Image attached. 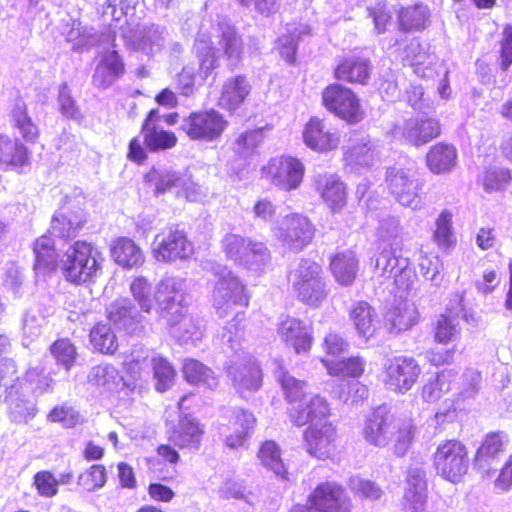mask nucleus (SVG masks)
Returning a JSON list of instances; mask_svg holds the SVG:
<instances>
[{"mask_svg":"<svg viewBox=\"0 0 512 512\" xmlns=\"http://www.w3.org/2000/svg\"><path fill=\"white\" fill-rule=\"evenodd\" d=\"M17 366L12 359L0 364V398L8 405L9 414L15 422H27L36 415V404L28 394L41 395L52 389L53 379L39 367L27 370L23 378L17 375Z\"/></svg>","mask_w":512,"mask_h":512,"instance_id":"f257e3e1","label":"nucleus"},{"mask_svg":"<svg viewBox=\"0 0 512 512\" xmlns=\"http://www.w3.org/2000/svg\"><path fill=\"white\" fill-rule=\"evenodd\" d=\"M213 38L217 40L231 69L236 68L242 60V38L229 20L218 17L215 24H209L208 27L202 24L194 48L199 60V75L203 80L212 76L219 66Z\"/></svg>","mask_w":512,"mask_h":512,"instance_id":"f03ea898","label":"nucleus"},{"mask_svg":"<svg viewBox=\"0 0 512 512\" xmlns=\"http://www.w3.org/2000/svg\"><path fill=\"white\" fill-rule=\"evenodd\" d=\"M242 320L240 314L227 323L217 335L216 340L223 347L224 351H231L232 359L226 365V372L231 379L234 388L242 396L246 393L257 391L262 385V371L257 361L248 353H245L242 347L243 329L239 327Z\"/></svg>","mask_w":512,"mask_h":512,"instance_id":"7ed1b4c3","label":"nucleus"},{"mask_svg":"<svg viewBox=\"0 0 512 512\" xmlns=\"http://www.w3.org/2000/svg\"><path fill=\"white\" fill-rule=\"evenodd\" d=\"M104 257L93 244L76 241L61 258V270L65 279L74 284L94 281L101 273Z\"/></svg>","mask_w":512,"mask_h":512,"instance_id":"20e7f679","label":"nucleus"},{"mask_svg":"<svg viewBox=\"0 0 512 512\" xmlns=\"http://www.w3.org/2000/svg\"><path fill=\"white\" fill-rule=\"evenodd\" d=\"M209 271L215 277L211 294L212 304L220 317L227 316L235 307H247L250 296L245 284L227 266L212 263Z\"/></svg>","mask_w":512,"mask_h":512,"instance_id":"39448f33","label":"nucleus"},{"mask_svg":"<svg viewBox=\"0 0 512 512\" xmlns=\"http://www.w3.org/2000/svg\"><path fill=\"white\" fill-rule=\"evenodd\" d=\"M289 281L299 301L317 308L326 300L329 289L320 264L302 258L291 270Z\"/></svg>","mask_w":512,"mask_h":512,"instance_id":"423d86ee","label":"nucleus"},{"mask_svg":"<svg viewBox=\"0 0 512 512\" xmlns=\"http://www.w3.org/2000/svg\"><path fill=\"white\" fill-rule=\"evenodd\" d=\"M221 244L226 258L247 270L261 271L270 260L267 246L250 237L229 233L223 237Z\"/></svg>","mask_w":512,"mask_h":512,"instance_id":"0eeeda50","label":"nucleus"},{"mask_svg":"<svg viewBox=\"0 0 512 512\" xmlns=\"http://www.w3.org/2000/svg\"><path fill=\"white\" fill-rule=\"evenodd\" d=\"M469 456L466 446L458 440L442 441L433 454V465L441 478L458 483L467 473Z\"/></svg>","mask_w":512,"mask_h":512,"instance_id":"6e6552de","label":"nucleus"},{"mask_svg":"<svg viewBox=\"0 0 512 512\" xmlns=\"http://www.w3.org/2000/svg\"><path fill=\"white\" fill-rule=\"evenodd\" d=\"M272 232L285 249L298 253L311 243L315 227L306 216L291 213L277 221Z\"/></svg>","mask_w":512,"mask_h":512,"instance_id":"1a4fd4ad","label":"nucleus"},{"mask_svg":"<svg viewBox=\"0 0 512 512\" xmlns=\"http://www.w3.org/2000/svg\"><path fill=\"white\" fill-rule=\"evenodd\" d=\"M422 369L413 357L394 356L383 364L382 382L387 390L405 394L418 381Z\"/></svg>","mask_w":512,"mask_h":512,"instance_id":"9d476101","label":"nucleus"},{"mask_svg":"<svg viewBox=\"0 0 512 512\" xmlns=\"http://www.w3.org/2000/svg\"><path fill=\"white\" fill-rule=\"evenodd\" d=\"M389 193L402 206L420 210L424 203L421 196L422 184L409 169L390 167L386 172Z\"/></svg>","mask_w":512,"mask_h":512,"instance_id":"9b49d317","label":"nucleus"},{"mask_svg":"<svg viewBox=\"0 0 512 512\" xmlns=\"http://www.w3.org/2000/svg\"><path fill=\"white\" fill-rule=\"evenodd\" d=\"M152 253L159 262H175L189 258L193 254V245L184 230L171 226L155 236Z\"/></svg>","mask_w":512,"mask_h":512,"instance_id":"f8f14e48","label":"nucleus"},{"mask_svg":"<svg viewBox=\"0 0 512 512\" xmlns=\"http://www.w3.org/2000/svg\"><path fill=\"white\" fill-rule=\"evenodd\" d=\"M325 108L349 123H357L363 119L364 112L354 92L341 85L331 84L322 92Z\"/></svg>","mask_w":512,"mask_h":512,"instance_id":"ddd939ff","label":"nucleus"},{"mask_svg":"<svg viewBox=\"0 0 512 512\" xmlns=\"http://www.w3.org/2000/svg\"><path fill=\"white\" fill-rule=\"evenodd\" d=\"M185 280L176 276H165L156 285L155 301L160 317L175 323V318L187 312L184 306Z\"/></svg>","mask_w":512,"mask_h":512,"instance_id":"4468645a","label":"nucleus"},{"mask_svg":"<svg viewBox=\"0 0 512 512\" xmlns=\"http://www.w3.org/2000/svg\"><path fill=\"white\" fill-rule=\"evenodd\" d=\"M311 507L296 505L291 512H350V499L342 486L336 482H325L319 484L311 493L308 499Z\"/></svg>","mask_w":512,"mask_h":512,"instance_id":"2eb2a0df","label":"nucleus"},{"mask_svg":"<svg viewBox=\"0 0 512 512\" xmlns=\"http://www.w3.org/2000/svg\"><path fill=\"white\" fill-rule=\"evenodd\" d=\"M304 171L300 160L291 156L272 158L263 168L270 182L284 191L297 189L303 180Z\"/></svg>","mask_w":512,"mask_h":512,"instance_id":"dca6fc26","label":"nucleus"},{"mask_svg":"<svg viewBox=\"0 0 512 512\" xmlns=\"http://www.w3.org/2000/svg\"><path fill=\"white\" fill-rule=\"evenodd\" d=\"M227 126L223 116L215 111L195 112L183 119L182 130L192 140L213 141Z\"/></svg>","mask_w":512,"mask_h":512,"instance_id":"f3484780","label":"nucleus"},{"mask_svg":"<svg viewBox=\"0 0 512 512\" xmlns=\"http://www.w3.org/2000/svg\"><path fill=\"white\" fill-rule=\"evenodd\" d=\"M396 421L386 405L378 406L366 419L363 428L365 440L374 446H386L395 433Z\"/></svg>","mask_w":512,"mask_h":512,"instance_id":"a211bd4d","label":"nucleus"},{"mask_svg":"<svg viewBox=\"0 0 512 512\" xmlns=\"http://www.w3.org/2000/svg\"><path fill=\"white\" fill-rule=\"evenodd\" d=\"M439 122L433 118H410L394 126L392 135L414 146H421L438 137Z\"/></svg>","mask_w":512,"mask_h":512,"instance_id":"6ab92c4d","label":"nucleus"},{"mask_svg":"<svg viewBox=\"0 0 512 512\" xmlns=\"http://www.w3.org/2000/svg\"><path fill=\"white\" fill-rule=\"evenodd\" d=\"M169 34L168 31L158 25H137L136 29L123 31L126 43L134 50H139L147 55H153L162 50Z\"/></svg>","mask_w":512,"mask_h":512,"instance_id":"aec40b11","label":"nucleus"},{"mask_svg":"<svg viewBox=\"0 0 512 512\" xmlns=\"http://www.w3.org/2000/svg\"><path fill=\"white\" fill-rule=\"evenodd\" d=\"M277 335L297 354L307 353L312 346V328L298 318L286 316L281 319L277 325Z\"/></svg>","mask_w":512,"mask_h":512,"instance_id":"412c9836","label":"nucleus"},{"mask_svg":"<svg viewBox=\"0 0 512 512\" xmlns=\"http://www.w3.org/2000/svg\"><path fill=\"white\" fill-rule=\"evenodd\" d=\"M255 424L256 418L251 412L234 408L231 411L229 424L220 428V434L224 437L226 446L235 449L244 445L253 432Z\"/></svg>","mask_w":512,"mask_h":512,"instance_id":"4be33fe9","label":"nucleus"},{"mask_svg":"<svg viewBox=\"0 0 512 512\" xmlns=\"http://www.w3.org/2000/svg\"><path fill=\"white\" fill-rule=\"evenodd\" d=\"M427 498L426 471L423 464H412L408 470L403 508L405 512H424Z\"/></svg>","mask_w":512,"mask_h":512,"instance_id":"5701e85b","label":"nucleus"},{"mask_svg":"<svg viewBox=\"0 0 512 512\" xmlns=\"http://www.w3.org/2000/svg\"><path fill=\"white\" fill-rule=\"evenodd\" d=\"M378 156L377 146L369 135L360 132H353L350 135L344 152L347 165L352 168L370 167L378 159Z\"/></svg>","mask_w":512,"mask_h":512,"instance_id":"b1692460","label":"nucleus"},{"mask_svg":"<svg viewBox=\"0 0 512 512\" xmlns=\"http://www.w3.org/2000/svg\"><path fill=\"white\" fill-rule=\"evenodd\" d=\"M303 140L307 147L318 152L334 150L340 144L337 130L316 117L311 118L305 125Z\"/></svg>","mask_w":512,"mask_h":512,"instance_id":"393cba45","label":"nucleus"},{"mask_svg":"<svg viewBox=\"0 0 512 512\" xmlns=\"http://www.w3.org/2000/svg\"><path fill=\"white\" fill-rule=\"evenodd\" d=\"M304 438L308 453L318 459L328 458L335 450L336 430L328 421L310 425Z\"/></svg>","mask_w":512,"mask_h":512,"instance_id":"a878e982","label":"nucleus"},{"mask_svg":"<svg viewBox=\"0 0 512 512\" xmlns=\"http://www.w3.org/2000/svg\"><path fill=\"white\" fill-rule=\"evenodd\" d=\"M329 405L327 401L318 394L311 393L306 400L300 401L290 408V419L297 426L308 423L311 425L322 424L329 416Z\"/></svg>","mask_w":512,"mask_h":512,"instance_id":"bb28decb","label":"nucleus"},{"mask_svg":"<svg viewBox=\"0 0 512 512\" xmlns=\"http://www.w3.org/2000/svg\"><path fill=\"white\" fill-rule=\"evenodd\" d=\"M107 314L115 326L129 334L140 330L145 319L128 298H118L111 302Z\"/></svg>","mask_w":512,"mask_h":512,"instance_id":"cd10ccee","label":"nucleus"},{"mask_svg":"<svg viewBox=\"0 0 512 512\" xmlns=\"http://www.w3.org/2000/svg\"><path fill=\"white\" fill-rule=\"evenodd\" d=\"M160 118L159 110L152 109L141 129L143 142L150 151L171 149L177 143V137L173 132L165 131L158 126Z\"/></svg>","mask_w":512,"mask_h":512,"instance_id":"c85d7f7f","label":"nucleus"},{"mask_svg":"<svg viewBox=\"0 0 512 512\" xmlns=\"http://www.w3.org/2000/svg\"><path fill=\"white\" fill-rule=\"evenodd\" d=\"M507 443L508 437L503 432L488 434L476 452L475 467L481 473L490 475L492 471H495L494 462L504 452Z\"/></svg>","mask_w":512,"mask_h":512,"instance_id":"c756f323","label":"nucleus"},{"mask_svg":"<svg viewBox=\"0 0 512 512\" xmlns=\"http://www.w3.org/2000/svg\"><path fill=\"white\" fill-rule=\"evenodd\" d=\"M204 432V426L197 419L185 415L180 417L169 439L181 449L196 451L200 448Z\"/></svg>","mask_w":512,"mask_h":512,"instance_id":"7c9ffc66","label":"nucleus"},{"mask_svg":"<svg viewBox=\"0 0 512 512\" xmlns=\"http://www.w3.org/2000/svg\"><path fill=\"white\" fill-rule=\"evenodd\" d=\"M334 74L338 80L366 84L371 74L370 61L357 54L346 56L336 66Z\"/></svg>","mask_w":512,"mask_h":512,"instance_id":"2f4dec72","label":"nucleus"},{"mask_svg":"<svg viewBox=\"0 0 512 512\" xmlns=\"http://www.w3.org/2000/svg\"><path fill=\"white\" fill-rule=\"evenodd\" d=\"M184 172L185 170H176L169 166L159 165L146 173L145 181L153 187L156 196L173 192L177 197V190H179L181 181H183Z\"/></svg>","mask_w":512,"mask_h":512,"instance_id":"473e14b6","label":"nucleus"},{"mask_svg":"<svg viewBox=\"0 0 512 512\" xmlns=\"http://www.w3.org/2000/svg\"><path fill=\"white\" fill-rule=\"evenodd\" d=\"M251 91V85L243 75L228 78L221 89L218 106L230 112L236 111L244 103Z\"/></svg>","mask_w":512,"mask_h":512,"instance_id":"72a5a7b5","label":"nucleus"},{"mask_svg":"<svg viewBox=\"0 0 512 512\" xmlns=\"http://www.w3.org/2000/svg\"><path fill=\"white\" fill-rule=\"evenodd\" d=\"M125 68L117 51L105 52L95 68L92 80L93 84L102 89L110 87L124 74Z\"/></svg>","mask_w":512,"mask_h":512,"instance_id":"f704fd0d","label":"nucleus"},{"mask_svg":"<svg viewBox=\"0 0 512 512\" xmlns=\"http://www.w3.org/2000/svg\"><path fill=\"white\" fill-rule=\"evenodd\" d=\"M316 188L332 212L340 211L345 206V186L336 175H319L316 179Z\"/></svg>","mask_w":512,"mask_h":512,"instance_id":"c9c22d12","label":"nucleus"},{"mask_svg":"<svg viewBox=\"0 0 512 512\" xmlns=\"http://www.w3.org/2000/svg\"><path fill=\"white\" fill-rule=\"evenodd\" d=\"M418 320V311L413 303L400 301L385 314V327L392 334L412 328Z\"/></svg>","mask_w":512,"mask_h":512,"instance_id":"e433bc0d","label":"nucleus"},{"mask_svg":"<svg viewBox=\"0 0 512 512\" xmlns=\"http://www.w3.org/2000/svg\"><path fill=\"white\" fill-rule=\"evenodd\" d=\"M110 250L113 260L124 268H137L145 261L142 249L127 237L114 240Z\"/></svg>","mask_w":512,"mask_h":512,"instance_id":"4c0bfd02","label":"nucleus"},{"mask_svg":"<svg viewBox=\"0 0 512 512\" xmlns=\"http://www.w3.org/2000/svg\"><path fill=\"white\" fill-rule=\"evenodd\" d=\"M274 375L279 382L286 400L289 404L297 405L300 401L306 400L311 394L308 392V384L305 381L296 379L289 375L283 368L280 361L275 360Z\"/></svg>","mask_w":512,"mask_h":512,"instance_id":"58836bf2","label":"nucleus"},{"mask_svg":"<svg viewBox=\"0 0 512 512\" xmlns=\"http://www.w3.org/2000/svg\"><path fill=\"white\" fill-rule=\"evenodd\" d=\"M169 326L171 335L181 344L196 345L203 336V330L200 322L187 312H182V315L175 318V323L166 321Z\"/></svg>","mask_w":512,"mask_h":512,"instance_id":"ea45409f","label":"nucleus"},{"mask_svg":"<svg viewBox=\"0 0 512 512\" xmlns=\"http://www.w3.org/2000/svg\"><path fill=\"white\" fill-rule=\"evenodd\" d=\"M29 161V152L26 146L18 139L12 140L8 136L0 135V165L5 169H17Z\"/></svg>","mask_w":512,"mask_h":512,"instance_id":"a19ab883","label":"nucleus"},{"mask_svg":"<svg viewBox=\"0 0 512 512\" xmlns=\"http://www.w3.org/2000/svg\"><path fill=\"white\" fill-rule=\"evenodd\" d=\"M426 162L434 174L450 172L457 163L456 148L446 143H437L427 153Z\"/></svg>","mask_w":512,"mask_h":512,"instance_id":"79ce46f5","label":"nucleus"},{"mask_svg":"<svg viewBox=\"0 0 512 512\" xmlns=\"http://www.w3.org/2000/svg\"><path fill=\"white\" fill-rule=\"evenodd\" d=\"M410 266L408 257L402 255L401 246L384 247L376 257L375 270L384 278H392V276L402 267Z\"/></svg>","mask_w":512,"mask_h":512,"instance_id":"37998d69","label":"nucleus"},{"mask_svg":"<svg viewBox=\"0 0 512 512\" xmlns=\"http://www.w3.org/2000/svg\"><path fill=\"white\" fill-rule=\"evenodd\" d=\"M350 319L360 337L366 340L374 336L379 321L374 309L364 301L357 302L350 311Z\"/></svg>","mask_w":512,"mask_h":512,"instance_id":"c03bdc74","label":"nucleus"},{"mask_svg":"<svg viewBox=\"0 0 512 512\" xmlns=\"http://www.w3.org/2000/svg\"><path fill=\"white\" fill-rule=\"evenodd\" d=\"M331 272L335 280L343 286L351 285L357 276L358 260L355 253L347 250L331 259Z\"/></svg>","mask_w":512,"mask_h":512,"instance_id":"a18cd8bd","label":"nucleus"},{"mask_svg":"<svg viewBox=\"0 0 512 512\" xmlns=\"http://www.w3.org/2000/svg\"><path fill=\"white\" fill-rule=\"evenodd\" d=\"M88 380L102 392H114L123 386V378L110 364H100L91 369Z\"/></svg>","mask_w":512,"mask_h":512,"instance_id":"49530a36","label":"nucleus"},{"mask_svg":"<svg viewBox=\"0 0 512 512\" xmlns=\"http://www.w3.org/2000/svg\"><path fill=\"white\" fill-rule=\"evenodd\" d=\"M285 30V34H282L277 41V49L286 62L293 63L297 43L310 33V28L305 24H288Z\"/></svg>","mask_w":512,"mask_h":512,"instance_id":"de8ad7c7","label":"nucleus"},{"mask_svg":"<svg viewBox=\"0 0 512 512\" xmlns=\"http://www.w3.org/2000/svg\"><path fill=\"white\" fill-rule=\"evenodd\" d=\"M85 218L82 212L56 213L51 222V232L60 238H73L83 227Z\"/></svg>","mask_w":512,"mask_h":512,"instance_id":"09e8293b","label":"nucleus"},{"mask_svg":"<svg viewBox=\"0 0 512 512\" xmlns=\"http://www.w3.org/2000/svg\"><path fill=\"white\" fill-rule=\"evenodd\" d=\"M33 251L35 254L34 269L37 273L45 274L55 268L57 254L51 236L43 235L36 239Z\"/></svg>","mask_w":512,"mask_h":512,"instance_id":"8fccbe9b","label":"nucleus"},{"mask_svg":"<svg viewBox=\"0 0 512 512\" xmlns=\"http://www.w3.org/2000/svg\"><path fill=\"white\" fill-rule=\"evenodd\" d=\"M182 370L185 379L190 384L203 385L210 389L218 385V380L214 372L195 359H186L183 363Z\"/></svg>","mask_w":512,"mask_h":512,"instance_id":"3c124183","label":"nucleus"},{"mask_svg":"<svg viewBox=\"0 0 512 512\" xmlns=\"http://www.w3.org/2000/svg\"><path fill=\"white\" fill-rule=\"evenodd\" d=\"M404 236V228L400 219L392 215H384L378 221L376 237L382 243L388 246H401Z\"/></svg>","mask_w":512,"mask_h":512,"instance_id":"603ef678","label":"nucleus"},{"mask_svg":"<svg viewBox=\"0 0 512 512\" xmlns=\"http://www.w3.org/2000/svg\"><path fill=\"white\" fill-rule=\"evenodd\" d=\"M442 266L438 256L420 250L417 258L419 274L434 288H439L443 283Z\"/></svg>","mask_w":512,"mask_h":512,"instance_id":"864d4df0","label":"nucleus"},{"mask_svg":"<svg viewBox=\"0 0 512 512\" xmlns=\"http://www.w3.org/2000/svg\"><path fill=\"white\" fill-rule=\"evenodd\" d=\"M429 17V8L422 4L401 9L398 16L400 27L404 31H417L426 28Z\"/></svg>","mask_w":512,"mask_h":512,"instance_id":"5fc2aeb1","label":"nucleus"},{"mask_svg":"<svg viewBox=\"0 0 512 512\" xmlns=\"http://www.w3.org/2000/svg\"><path fill=\"white\" fill-rule=\"evenodd\" d=\"M12 120L14 127L25 141L31 143L36 142L39 136V129L28 115L27 107L24 102L19 101L15 104L12 110Z\"/></svg>","mask_w":512,"mask_h":512,"instance_id":"6e6d98bb","label":"nucleus"},{"mask_svg":"<svg viewBox=\"0 0 512 512\" xmlns=\"http://www.w3.org/2000/svg\"><path fill=\"white\" fill-rule=\"evenodd\" d=\"M258 458L261 464L272 471L277 477L287 479V470L281 458L279 447L275 442H264L258 452Z\"/></svg>","mask_w":512,"mask_h":512,"instance_id":"4d7b16f0","label":"nucleus"},{"mask_svg":"<svg viewBox=\"0 0 512 512\" xmlns=\"http://www.w3.org/2000/svg\"><path fill=\"white\" fill-rule=\"evenodd\" d=\"M328 373L334 376L359 377L364 371L365 362L360 357H350L343 360L322 359Z\"/></svg>","mask_w":512,"mask_h":512,"instance_id":"13d9d810","label":"nucleus"},{"mask_svg":"<svg viewBox=\"0 0 512 512\" xmlns=\"http://www.w3.org/2000/svg\"><path fill=\"white\" fill-rule=\"evenodd\" d=\"M434 241L441 250H450L456 244V237L452 228V213L444 210L436 220Z\"/></svg>","mask_w":512,"mask_h":512,"instance_id":"bf43d9fd","label":"nucleus"},{"mask_svg":"<svg viewBox=\"0 0 512 512\" xmlns=\"http://www.w3.org/2000/svg\"><path fill=\"white\" fill-rule=\"evenodd\" d=\"M429 58L427 52L421 47L420 42L413 38L406 48L403 60L414 68V72L418 76L425 78L429 77L432 72L428 67H423Z\"/></svg>","mask_w":512,"mask_h":512,"instance_id":"052dcab7","label":"nucleus"},{"mask_svg":"<svg viewBox=\"0 0 512 512\" xmlns=\"http://www.w3.org/2000/svg\"><path fill=\"white\" fill-rule=\"evenodd\" d=\"M155 389L159 392L167 391L174 383L175 370L170 362L161 357L155 356L151 359Z\"/></svg>","mask_w":512,"mask_h":512,"instance_id":"680f3d73","label":"nucleus"},{"mask_svg":"<svg viewBox=\"0 0 512 512\" xmlns=\"http://www.w3.org/2000/svg\"><path fill=\"white\" fill-rule=\"evenodd\" d=\"M511 180L510 170L504 167H490L479 177V181L486 192L504 190Z\"/></svg>","mask_w":512,"mask_h":512,"instance_id":"e2e57ef3","label":"nucleus"},{"mask_svg":"<svg viewBox=\"0 0 512 512\" xmlns=\"http://www.w3.org/2000/svg\"><path fill=\"white\" fill-rule=\"evenodd\" d=\"M90 341L95 349L105 354H113L118 347L114 332L106 324H98L91 330Z\"/></svg>","mask_w":512,"mask_h":512,"instance_id":"0e129e2a","label":"nucleus"},{"mask_svg":"<svg viewBox=\"0 0 512 512\" xmlns=\"http://www.w3.org/2000/svg\"><path fill=\"white\" fill-rule=\"evenodd\" d=\"M130 292L140 306L141 311L150 313L154 305L151 283L145 277L138 276L132 280Z\"/></svg>","mask_w":512,"mask_h":512,"instance_id":"69168bd1","label":"nucleus"},{"mask_svg":"<svg viewBox=\"0 0 512 512\" xmlns=\"http://www.w3.org/2000/svg\"><path fill=\"white\" fill-rule=\"evenodd\" d=\"M450 373L442 371L430 378L422 389V398L426 402H436L450 390Z\"/></svg>","mask_w":512,"mask_h":512,"instance_id":"338daca9","label":"nucleus"},{"mask_svg":"<svg viewBox=\"0 0 512 512\" xmlns=\"http://www.w3.org/2000/svg\"><path fill=\"white\" fill-rule=\"evenodd\" d=\"M177 198H184L189 202H202L208 197V188L194 181L188 170H185Z\"/></svg>","mask_w":512,"mask_h":512,"instance_id":"774afa93","label":"nucleus"}]
</instances>
